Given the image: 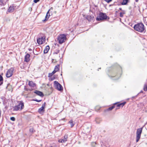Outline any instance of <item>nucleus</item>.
Returning <instances> with one entry per match:
<instances>
[{"instance_id":"f257e3e1","label":"nucleus","mask_w":147,"mask_h":147,"mask_svg":"<svg viewBox=\"0 0 147 147\" xmlns=\"http://www.w3.org/2000/svg\"><path fill=\"white\" fill-rule=\"evenodd\" d=\"M134 28L135 30L140 32H143L145 29L144 25L142 23H138L135 25Z\"/></svg>"},{"instance_id":"f03ea898","label":"nucleus","mask_w":147,"mask_h":147,"mask_svg":"<svg viewBox=\"0 0 147 147\" xmlns=\"http://www.w3.org/2000/svg\"><path fill=\"white\" fill-rule=\"evenodd\" d=\"M24 103L22 101H20L18 102V104L17 106L13 107V110L17 111L21 110L24 108Z\"/></svg>"},{"instance_id":"7ed1b4c3","label":"nucleus","mask_w":147,"mask_h":147,"mask_svg":"<svg viewBox=\"0 0 147 147\" xmlns=\"http://www.w3.org/2000/svg\"><path fill=\"white\" fill-rule=\"evenodd\" d=\"M66 35L63 34L58 37L57 40L59 44H61L65 42L66 39Z\"/></svg>"},{"instance_id":"20e7f679","label":"nucleus","mask_w":147,"mask_h":147,"mask_svg":"<svg viewBox=\"0 0 147 147\" xmlns=\"http://www.w3.org/2000/svg\"><path fill=\"white\" fill-rule=\"evenodd\" d=\"M107 16L105 13H100L96 18L97 21H100L107 19Z\"/></svg>"},{"instance_id":"39448f33","label":"nucleus","mask_w":147,"mask_h":147,"mask_svg":"<svg viewBox=\"0 0 147 147\" xmlns=\"http://www.w3.org/2000/svg\"><path fill=\"white\" fill-rule=\"evenodd\" d=\"M142 127L137 129L136 133V141L138 142L139 140L142 130Z\"/></svg>"},{"instance_id":"423d86ee","label":"nucleus","mask_w":147,"mask_h":147,"mask_svg":"<svg viewBox=\"0 0 147 147\" xmlns=\"http://www.w3.org/2000/svg\"><path fill=\"white\" fill-rule=\"evenodd\" d=\"M54 84L55 87L58 90L61 91L63 90L62 86L58 82L56 81H54Z\"/></svg>"},{"instance_id":"0eeeda50","label":"nucleus","mask_w":147,"mask_h":147,"mask_svg":"<svg viewBox=\"0 0 147 147\" xmlns=\"http://www.w3.org/2000/svg\"><path fill=\"white\" fill-rule=\"evenodd\" d=\"M14 70V68L12 67L7 70L6 74V77L7 78L11 77L12 75L13 72Z\"/></svg>"},{"instance_id":"6e6552de","label":"nucleus","mask_w":147,"mask_h":147,"mask_svg":"<svg viewBox=\"0 0 147 147\" xmlns=\"http://www.w3.org/2000/svg\"><path fill=\"white\" fill-rule=\"evenodd\" d=\"M45 36H43L41 38H39L37 39V42L39 45H41L45 42Z\"/></svg>"},{"instance_id":"1a4fd4ad","label":"nucleus","mask_w":147,"mask_h":147,"mask_svg":"<svg viewBox=\"0 0 147 147\" xmlns=\"http://www.w3.org/2000/svg\"><path fill=\"white\" fill-rule=\"evenodd\" d=\"M34 92L37 95L41 97H43L44 96V94L42 92L40 91L35 90Z\"/></svg>"},{"instance_id":"9d476101","label":"nucleus","mask_w":147,"mask_h":147,"mask_svg":"<svg viewBox=\"0 0 147 147\" xmlns=\"http://www.w3.org/2000/svg\"><path fill=\"white\" fill-rule=\"evenodd\" d=\"M30 55L28 53L25 56L24 61L26 62H28L30 60Z\"/></svg>"},{"instance_id":"9b49d317","label":"nucleus","mask_w":147,"mask_h":147,"mask_svg":"<svg viewBox=\"0 0 147 147\" xmlns=\"http://www.w3.org/2000/svg\"><path fill=\"white\" fill-rule=\"evenodd\" d=\"M45 102H44V104H43L42 106V107L39 108L38 110V112L39 113H41L42 111H44V109L45 108Z\"/></svg>"},{"instance_id":"f8f14e48","label":"nucleus","mask_w":147,"mask_h":147,"mask_svg":"<svg viewBox=\"0 0 147 147\" xmlns=\"http://www.w3.org/2000/svg\"><path fill=\"white\" fill-rule=\"evenodd\" d=\"M126 102H124L122 103L117 104V105L116 109H118L119 108V107L121 106L122 107L125 104Z\"/></svg>"},{"instance_id":"ddd939ff","label":"nucleus","mask_w":147,"mask_h":147,"mask_svg":"<svg viewBox=\"0 0 147 147\" xmlns=\"http://www.w3.org/2000/svg\"><path fill=\"white\" fill-rule=\"evenodd\" d=\"M93 16H88L86 17V19L89 21H91L93 20Z\"/></svg>"},{"instance_id":"4468645a","label":"nucleus","mask_w":147,"mask_h":147,"mask_svg":"<svg viewBox=\"0 0 147 147\" xmlns=\"http://www.w3.org/2000/svg\"><path fill=\"white\" fill-rule=\"evenodd\" d=\"M50 49L49 47V46H47L44 51V53H48L49 50Z\"/></svg>"},{"instance_id":"2eb2a0df","label":"nucleus","mask_w":147,"mask_h":147,"mask_svg":"<svg viewBox=\"0 0 147 147\" xmlns=\"http://www.w3.org/2000/svg\"><path fill=\"white\" fill-rule=\"evenodd\" d=\"M14 8L13 6H10L9 8L8 11L9 12H11L13 11Z\"/></svg>"},{"instance_id":"dca6fc26","label":"nucleus","mask_w":147,"mask_h":147,"mask_svg":"<svg viewBox=\"0 0 147 147\" xmlns=\"http://www.w3.org/2000/svg\"><path fill=\"white\" fill-rule=\"evenodd\" d=\"M28 85L34 87L35 86V84L33 82L30 81L29 82Z\"/></svg>"},{"instance_id":"f3484780","label":"nucleus","mask_w":147,"mask_h":147,"mask_svg":"<svg viewBox=\"0 0 147 147\" xmlns=\"http://www.w3.org/2000/svg\"><path fill=\"white\" fill-rule=\"evenodd\" d=\"M5 0H0V4L2 5H5L6 4V2H4Z\"/></svg>"},{"instance_id":"a211bd4d","label":"nucleus","mask_w":147,"mask_h":147,"mask_svg":"<svg viewBox=\"0 0 147 147\" xmlns=\"http://www.w3.org/2000/svg\"><path fill=\"white\" fill-rule=\"evenodd\" d=\"M128 0H123V1L122 2L121 4L122 5H126L128 2Z\"/></svg>"},{"instance_id":"6ab92c4d","label":"nucleus","mask_w":147,"mask_h":147,"mask_svg":"<svg viewBox=\"0 0 147 147\" xmlns=\"http://www.w3.org/2000/svg\"><path fill=\"white\" fill-rule=\"evenodd\" d=\"M3 77L0 75V86L3 83Z\"/></svg>"},{"instance_id":"aec40b11","label":"nucleus","mask_w":147,"mask_h":147,"mask_svg":"<svg viewBox=\"0 0 147 147\" xmlns=\"http://www.w3.org/2000/svg\"><path fill=\"white\" fill-rule=\"evenodd\" d=\"M49 10L47 12V15H46V17H45V20H43V21H45V20H48L49 17L47 18V17L48 16V15H49V16H50V15H49Z\"/></svg>"},{"instance_id":"412c9836","label":"nucleus","mask_w":147,"mask_h":147,"mask_svg":"<svg viewBox=\"0 0 147 147\" xmlns=\"http://www.w3.org/2000/svg\"><path fill=\"white\" fill-rule=\"evenodd\" d=\"M68 138V135H65L64 137L63 138V140L65 141V142H66L67 140V139Z\"/></svg>"},{"instance_id":"4be33fe9","label":"nucleus","mask_w":147,"mask_h":147,"mask_svg":"<svg viewBox=\"0 0 147 147\" xmlns=\"http://www.w3.org/2000/svg\"><path fill=\"white\" fill-rule=\"evenodd\" d=\"M95 121L97 123H100L101 120L99 118H96V119Z\"/></svg>"},{"instance_id":"5701e85b","label":"nucleus","mask_w":147,"mask_h":147,"mask_svg":"<svg viewBox=\"0 0 147 147\" xmlns=\"http://www.w3.org/2000/svg\"><path fill=\"white\" fill-rule=\"evenodd\" d=\"M69 123L71 125V127H72L74 125V124L73 123V121L72 120H71L69 122Z\"/></svg>"},{"instance_id":"b1692460","label":"nucleus","mask_w":147,"mask_h":147,"mask_svg":"<svg viewBox=\"0 0 147 147\" xmlns=\"http://www.w3.org/2000/svg\"><path fill=\"white\" fill-rule=\"evenodd\" d=\"M59 66V65H57L55 67L54 70L56 71L57 72L59 70V68L58 67Z\"/></svg>"},{"instance_id":"393cba45","label":"nucleus","mask_w":147,"mask_h":147,"mask_svg":"<svg viewBox=\"0 0 147 147\" xmlns=\"http://www.w3.org/2000/svg\"><path fill=\"white\" fill-rule=\"evenodd\" d=\"M115 107V106L114 105L112 106L109 107V108L107 109V110L108 111L111 110Z\"/></svg>"},{"instance_id":"a878e982","label":"nucleus","mask_w":147,"mask_h":147,"mask_svg":"<svg viewBox=\"0 0 147 147\" xmlns=\"http://www.w3.org/2000/svg\"><path fill=\"white\" fill-rule=\"evenodd\" d=\"M144 90L145 91H147V84H145L144 85Z\"/></svg>"},{"instance_id":"bb28decb","label":"nucleus","mask_w":147,"mask_h":147,"mask_svg":"<svg viewBox=\"0 0 147 147\" xmlns=\"http://www.w3.org/2000/svg\"><path fill=\"white\" fill-rule=\"evenodd\" d=\"M96 144V142H92L91 143L92 146L93 147H95Z\"/></svg>"},{"instance_id":"cd10ccee","label":"nucleus","mask_w":147,"mask_h":147,"mask_svg":"<svg viewBox=\"0 0 147 147\" xmlns=\"http://www.w3.org/2000/svg\"><path fill=\"white\" fill-rule=\"evenodd\" d=\"M59 142L61 143L65 142V141L63 140V139H60L59 140Z\"/></svg>"},{"instance_id":"c85d7f7f","label":"nucleus","mask_w":147,"mask_h":147,"mask_svg":"<svg viewBox=\"0 0 147 147\" xmlns=\"http://www.w3.org/2000/svg\"><path fill=\"white\" fill-rule=\"evenodd\" d=\"M59 50H57L55 51L53 53V54H57L58 53H59Z\"/></svg>"},{"instance_id":"c756f323","label":"nucleus","mask_w":147,"mask_h":147,"mask_svg":"<svg viewBox=\"0 0 147 147\" xmlns=\"http://www.w3.org/2000/svg\"><path fill=\"white\" fill-rule=\"evenodd\" d=\"M10 119L11 120L14 121L15 120V118L14 117H11L10 118Z\"/></svg>"},{"instance_id":"7c9ffc66","label":"nucleus","mask_w":147,"mask_h":147,"mask_svg":"<svg viewBox=\"0 0 147 147\" xmlns=\"http://www.w3.org/2000/svg\"><path fill=\"white\" fill-rule=\"evenodd\" d=\"M120 16L121 18H123V14L121 12L120 13Z\"/></svg>"},{"instance_id":"2f4dec72","label":"nucleus","mask_w":147,"mask_h":147,"mask_svg":"<svg viewBox=\"0 0 147 147\" xmlns=\"http://www.w3.org/2000/svg\"><path fill=\"white\" fill-rule=\"evenodd\" d=\"M33 128H31L30 129V131L31 132H33Z\"/></svg>"},{"instance_id":"473e14b6","label":"nucleus","mask_w":147,"mask_h":147,"mask_svg":"<svg viewBox=\"0 0 147 147\" xmlns=\"http://www.w3.org/2000/svg\"><path fill=\"white\" fill-rule=\"evenodd\" d=\"M53 74L52 73H49L48 74V77H51L53 76Z\"/></svg>"},{"instance_id":"72a5a7b5","label":"nucleus","mask_w":147,"mask_h":147,"mask_svg":"<svg viewBox=\"0 0 147 147\" xmlns=\"http://www.w3.org/2000/svg\"><path fill=\"white\" fill-rule=\"evenodd\" d=\"M106 2L109 3L112 0H104Z\"/></svg>"},{"instance_id":"f704fd0d","label":"nucleus","mask_w":147,"mask_h":147,"mask_svg":"<svg viewBox=\"0 0 147 147\" xmlns=\"http://www.w3.org/2000/svg\"><path fill=\"white\" fill-rule=\"evenodd\" d=\"M40 0H34V2L35 3H37Z\"/></svg>"},{"instance_id":"c9c22d12","label":"nucleus","mask_w":147,"mask_h":147,"mask_svg":"<svg viewBox=\"0 0 147 147\" xmlns=\"http://www.w3.org/2000/svg\"><path fill=\"white\" fill-rule=\"evenodd\" d=\"M34 100L35 101H36V102H40L41 100H38L37 99H36Z\"/></svg>"},{"instance_id":"e433bc0d","label":"nucleus","mask_w":147,"mask_h":147,"mask_svg":"<svg viewBox=\"0 0 147 147\" xmlns=\"http://www.w3.org/2000/svg\"><path fill=\"white\" fill-rule=\"evenodd\" d=\"M122 12L121 13H122L123 15L124 14H125V11L123 10H122Z\"/></svg>"},{"instance_id":"4c0bfd02","label":"nucleus","mask_w":147,"mask_h":147,"mask_svg":"<svg viewBox=\"0 0 147 147\" xmlns=\"http://www.w3.org/2000/svg\"><path fill=\"white\" fill-rule=\"evenodd\" d=\"M10 86V85H9V84H7V86L6 87V88H7H7H8V87H9V86Z\"/></svg>"},{"instance_id":"58836bf2","label":"nucleus","mask_w":147,"mask_h":147,"mask_svg":"<svg viewBox=\"0 0 147 147\" xmlns=\"http://www.w3.org/2000/svg\"><path fill=\"white\" fill-rule=\"evenodd\" d=\"M52 72H53L54 74L56 72V71L54 70Z\"/></svg>"},{"instance_id":"ea45409f","label":"nucleus","mask_w":147,"mask_h":147,"mask_svg":"<svg viewBox=\"0 0 147 147\" xmlns=\"http://www.w3.org/2000/svg\"><path fill=\"white\" fill-rule=\"evenodd\" d=\"M119 10H120L121 11H122V10H122V8H119Z\"/></svg>"},{"instance_id":"a19ab883","label":"nucleus","mask_w":147,"mask_h":147,"mask_svg":"<svg viewBox=\"0 0 147 147\" xmlns=\"http://www.w3.org/2000/svg\"><path fill=\"white\" fill-rule=\"evenodd\" d=\"M53 75V74H54V73L53 72L51 73Z\"/></svg>"}]
</instances>
